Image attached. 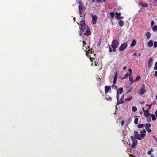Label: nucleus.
Returning a JSON list of instances; mask_svg holds the SVG:
<instances>
[{
	"label": "nucleus",
	"mask_w": 157,
	"mask_h": 157,
	"mask_svg": "<svg viewBox=\"0 0 157 157\" xmlns=\"http://www.w3.org/2000/svg\"><path fill=\"white\" fill-rule=\"evenodd\" d=\"M84 18L85 15H84L82 18L80 23H77L79 25V34L80 36H83L82 34L86 30V25Z\"/></svg>",
	"instance_id": "obj_1"
},
{
	"label": "nucleus",
	"mask_w": 157,
	"mask_h": 157,
	"mask_svg": "<svg viewBox=\"0 0 157 157\" xmlns=\"http://www.w3.org/2000/svg\"><path fill=\"white\" fill-rule=\"evenodd\" d=\"M79 11L80 13V17H82V15L84 13V11H83L84 7L83 5L81 2H79Z\"/></svg>",
	"instance_id": "obj_2"
},
{
	"label": "nucleus",
	"mask_w": 157,
	"mask_h": 157,
	"mask_svg": "<svg viewBox=\"0 0 157 157\" xmlns=\"http://www.w3.org/2000/svg\"><path fill=\"white\" fill-rule=\"evenodd\" d=\"M146 91L147 90L145 88V85L144 84L140 87V90H139L138 93L140 95H142L144 94Z\"/></svg>",
	"instance_id": "obj_3"
},
{
	"label": "nucleus",
	"mask_w": 157,
	"mask_h": 157,
	"mask_svg": "<svg viewBox=\"0 0 157 157\" xmlns=\"http://www.w3.org/2000/svg\"><path fill=\"white\" fill-rule=\"evenodd\" d=\"M131 138L133 142L132 145L131 146V148H135L137 144V141L136 140V139L134 138L132 136H131Z\"/></svg>",
	"instance_id": "obj_4"
},
{
	"label": "nucleus",
	"mask_w": 157,
	"mask_h": 157,
	"mask_svg": "<svg viewBox=\"0 0 157 157\" xmlns=\"http://www.w3.org/2000/svg\"><path fill=\"white\" fill-rule=\"evenodd\" d=\"M123 92V89L121 87L118 89L117 91L116 98L117 101H118L119 98V94H121Z\"/></svg>",
	"instance_id": "obj_5"
},
{
	"label": "nucleus",
	"mask_w": 157,
	"mask_h": 157,
	"mask_svg": "<svg viewBox=\"0 0 157 157\" xmlns=\"http://www.w3.org/2000/svg\"><path fill=\"white\" fill-rule=\"evenodd\" d=\"M119 45L118 41L117 40H114L112 42V44L111 45L112 48H118Z\"/></svg>",
	"instance_id": "obj_6"
},
{
	"label": "nucleus",
	"mask_w": 157,
	"mask_h": 157,
	"mask_svg": "<svg viewBox=\"0 0 157 157\" xmlns=\"http://www.w3.org/2000/svg\"><path fill=\"white\" fill-rule=\"evenodd\" d=\"M128 46L126 42L122 44L119 48V50L120 51H123Z\"/></svg>",
	"instance_id": "obj_7"
},
{
	"label": "nucleus",
	"mask_w": 157,
	"mask_h": 157,
	"mask_svg": "<svg viewBox=\"0 0 157 157\" xmlns=\"http://www.w3.org/2000/svg\"><path fill=\"white\" fill-rule=\"evenodd\" d=\"M142 110L144 112V115L146 117H150L151 114L149 112V109H147L146 110H144V108L143 107L142 108Z\"/></svg>",
	"instance_id": "obj_8"
},
{
	"label": "nucleus",
	"mask_w": 157,
	"mask_h": 157,
	"mask_svg": "<svg viewBox=\"0 0 157 157\" xmlns=\"http://www.w3.org/2000/svg\"><path fill=\"white\" fill-rule=\"evenodd\" d=\"M91 16L92 17V22L93 24L95 25L96 24L97 19L98 18L97 16L96 15H93L92 14Z\"/></svg>",
	"instance_id": "obj_9"
},
{
	"label": "nucleus",
	"mask_w": 157,
	"mask_h": 157,
	"mask_svg": "<svg viewBox=\"0 0 157 157\" xmlns=\"http://www.w3.org/2000/svg\"><path fill=\"white\" fill-rule=\"evenodd\" d=\"M134 137L136 139L138 140H141V135H140L139 134H138V132L136 131H135L134 132Z\"/></svg>",
	"instance_id": "obj_10"
},
{
	"label": "nucleus",
	"mask_w": 157,
	"mask_h": 157,
	"mask_svg": "<svg viewBox=\"0 0 157 157\" xmlns=\"http://www.w3.org/2000/svg\"><path fill=\"white\" fill-rule=\"evenodd\" d=\"M115 14L116 15L115 18L117 20H119L123 18V17L121 16V14L120 13L116 12Z\"/></svg>",
	"instance_id": "obj_11"
},
{
	"label": "nucleus",
	"mask_w": 157,
	"mask_h": 157,
	"mask_svg": "<svg viewBox=\"0 0 157 157\" xmlns=\"http://www.w3.org/2000/svg\"><path fill=\"white\" fill-rule=\"evenodd\" d=\"M124 95L123 94L121 97V98L120 99V100H118V101H117V105H118L119 104H122L124 102Z\"/></svg>",
	"instance_id": "obj_12"
},
{
	"label": "nucleus",
	"mask_w": 157,
	"mask_h": 157,
	"mask_svg": "<svg viewBox=\"0 0 157 157\" xmlns=\"http://www.w3.org/2000/svg\"><path fill=\"white\" fill-rule=\"evenodd\" d=\"M87 29L86 32L83 33L84 35H86L88 36L89 35H90L91 34V32L90 31V29L88 27V26H87Z\"/></svg>",
	"instance_id": "obj_13"
},
{
	"label": "nucleus",
	"mask_w": 157,
	"mask_h": 157,
	"mask_svg": "<svg viewBox=\"0 0 157 157\" xmlns=\"http://www.w3.org/2000/svg\"><path fill=\"white\" fill-rule=\"evenodd\" d=\"M139 5L143 7H147L148 6V4L146 2H144L143 1H140Z\"/></svg>",
	"instance_id": "obj_14"
},
{
	"label": "nucleus",
	"mask_w": 157,
	"mask_h": 157,
	"mask_svg": "<svg viewBox=\"0 0 157 157\" xmlns=\"http://www.w3.org/2000/svg\"><path fill=\"white\" fill-rule=\"evenodd\" d=\"M153 60V58L151 57L148 61V67L149 68H150L152 66V61Z\"/></svg>",
	"instance_id": "obj_15"
},
{
	"label": "nucleus",
	"mask_w": 157,
	"mask_h": 157,
	"mask_svg": "<svg viewBox=\"0 0 157 157\" xmlns=\"http://www.w3.org/2000/svg\"><path fill=\"white\" fill-rule=\"evenodd\" d=\"M146 131L144 129L140 131L141 136L142 138H144L145 136L146 135Z\"/></svg>",
	"instance_id": "obj_16"
},
{
	"label": "nucleus",
	"mask_w": 157,
	"mask_h": 157,
	"mask_svg": "<svg viewBox=\"0 0 157 157\" xmlns=\"http://www.w3.org/2000/svg\"><path fill=\"white\" fill-rule=\"evenodd\" d=\"M105 94H106L108 92L111 90V88L110 86H105Z\"/></svg>",
	"instance_id": "obj_17"
},
{
	"label": "nucleus",
	"mask_w": 157,
	"mask_h": 157,
	"mask_svg": "<svg viewBox=\"0 0 157 157\" xmlns=\"http://www.w3.org/2000/svg\"><path fill=\"white\" fill-rule=\"evenodd\" d=\"M151 126V124L150 123H147L144 124L145 128L147 131L148 130L149 128Z\"/></svg>",
	"instance_id": "obj_18"
},
{
	"label": "nucleus",
	"mask_w": 157,
	"mask_h": 157,
	"mask_svg": "<svg viewBox=\"0 0 157 157\" xmlns=\"http://www.w3.org/2000/svg\"><path fill=\"white\" fill-rule=\"evenodd\" d=\"M153 41L152 40H150L147 43V46L150 47H152L153 45Z\"/></svg>",
	"instance_id": "obj_19"
},
{
	"label": "nucleus",
	"mask_w": 157,
	"mask_h": 157,
	"mask_svg": "<svg viewBox=\"0 0 157 157\" xmlns=\"http://www.w3.org/2000/svg\"><path fill=\"white\" fill-rule=\"evenodd\" d=\"M105 98L107 101H112V98L111 97L109 96L108 95H105Z\"/></svg>",
	"instance_id": "obj_20"
},
{
	"label": "nucleus",
	"mask_w": 157,
	"mask_h": 157,
	"mask_svg": "<svg viewBox=\"0 0 157 157\" xmlns=\"http://www.w3.org/2000/svg\"><path fill=\"white\" fill-rule=\"evenodd\" d=\"M136 44V41L135 39L133 40L132 43L131 44L130 46L131 47H133L135 46Z\"/></svg>",
	"instance_id": "obj_21"
},
{
	"label": "nucleus",
	"mask_w": 157,
	"mask_h": 157,
	"mask_svg": "<svg viewBox=\"0 0 157 157\" xmlns=\"http://www.w3.org/2000/svg\"><path fill=\"white\" fill-rule=\"evenodd\" d=\"M118 24L120 27H122L124 25V21L122 20L119 21Z\"/></svg>",
	"instance_id": "obj_22"
},
{
	"label": "nucleus",
	"mask_w": 157,
	"mask_h": 157,
	"mask_svg": "<svg viewBox=\"0 0 157 157\" xmlns=\"http://www.w3.org/2000/svg\"><path fill=\"white\" fill-rule=\"evenodd\" d=\"M146 36L148 39H149L151 37V35L150 32H148L146 34Z\"/></svg>",
	"instance_id": "obj_23"
},
{
	"label": "nucleus",
	"mask_w": 157,
	"mask_h": 157,
	"mask_svg": "<svg viewBox=\"0 0 157 157\" xmlns=\"http://www.w3.org/2000/svg\"><path fill=\"white\" fill-rule=\"evenodd\" d=\"M110 14L111 16V17L112 19H113L114 17V13L113 12H111L110 13Z\"/></svg>",
	"instance_id": "obj_24"
},
{
	"label": "nucleus",
	"mask_w": 157,
	"mask_h": 157,
	"mask_svg": "<svg viewBox=\"0 0 157 157\" xmlns=\"http://www.w3.org/2000/svg\"><path fill=\"white\" fill-rule=\"evenodd\" d=\"M130 75H131L130 74H129V73H127L125 74V77L122 78V79H125L128 76H130Z\"/></svg>",
	"instance_id": "obj_25"
},
{
	"label": "nucleus",
	"mask_w": 157,
	"mask_h": 157,
	"mask_svg": "<svg viewBox=\"0 0 157 157\" xmlns=\"http://www.w3.org/2000/svg\"><path fill=\"white\" fill-rule=\"evenodd\" d=\"M118 73L117 71L116 72L114 73V77L113 80H117V78Z\"/></svg>",
	"instance_id": "obj_26"
},
{
	"label": "nucleus",
	"mask_w": 157,
	"mask_h": 157,
	"mask_svg": "<svg viewBox=\"0 0 157 157\" xmlns=\"http://www.w3.org/2000/svg\"><path fill=\"white\" fill-rule=\"evenodd\" d=\"M137 110V108L135 106H132V111L135 112Z\"/></svg>",
	"instance_id": "obj_27"
},
{
	"label": "nucleus",
	"mask_w": 157,
	"mask_h": 157,
	"mask_svg": "<svg viewBox=\"0 0 157 157\" xmlns=\"http://www.w3.org/2000/svg\"><path fill=\"white\" fill-rule=\"evenodd\" d=\"M86 55L90 57L91 61H92L91 59L94 58V57H91V55H90L89 53V52H86Z\"/></svg>",
	"instance_id": "obj_28"
},
{
	"label": "nucleus",
	"mask_w": 157,
	"mask_h": 157,
	"mask_svg": "<svg viewBox=\"0 0 157 157\" xmlns=\"http://www.w3.org/2000/svg\"><path fill=\"white\" fill-rule=\"evenodd\" d=\"M88 51H89V52L90 54H93V56H94V57L95 56V55L94 54V53H93V51L92 49H90V48H89V49H88Z\"/></svg>",
	"instance_id": "obj_29"
},
{
	"label": "nucleus",
	"mask_w": 157,
	"mask_h": 157,
	"mask_svg": "<svg viewBox=\"0 0 157 157\" xmlns=\"http://www.w3.org/2000/svg\"><path fill=\"white\" fill-rule=\"evenodd\" d=\"M138 121V119L136 117L135 118L134 121V123L135 124H137Z\"/></svg>",
	"instance_id": "obj_30"
},
{
	"label": "nucleus",
	"mask_w": 157,
	"mask_h": 157,
	"mask_svg": "<svg viewBox=\"0 0 157 157\" xmlns=\"http://www.w3.org/2000/svg\"><path fill=\"white\" fill-rule=\"evenodd\" d=\"M151 117L152 120L153 121H155L156 120V117L155 115H151Z\"/></svg>",
	"instance_id": "obj_31"
},
{
	"label": "nucleus",
	"mask_w": 157,
	"mask_h": 157,
	"mask_svg": "<svg viewBox=\"0 0 157 157\" xmlns=\"http://www.w3.org/2000/svg\"><path fill=\"white\" fill-rule=\"evenodd\" d=\"M132 96H131L130 97H129L127 99H125L124 100V101H130V100H131V99H132Z\"/></svg>",
	"instance_id": "obj_32"
},
{
	"label": "nucleus",
	"mask_w": 157,
	"mask_h": 157,
	"mask_svg": "<svg viewBox=\"0 0 157 157\" xmlns=\"http://www.w3.org/2000/svg\"><path fill=\"white\" fill-rule=\"evenodd\" d=\"M144 127V124H140L138 125L137 127L138 128H143Z\"/></svg>",
	"instance_id": "obj_33"
},
{
	"label": "nucleus",
	"mask_w": 157,
	"mask_h": 157,
	"mask_svg": "<svg viewBox=\"0 0 157 157\" xmlns=\"http://www.w3.org/2000/svg\"><path fill=\"white\" fill-rule=\"evenodd\" d=\"M153 151V149L152 148H151L149 151H148L147 154L148 155H151V152Z\"/></svg>",
	"instance_id": "obj_34"
},
{
	"label": "nucleus",
	"mask_w": 157,
	"mask_h": 157,
	"mask_svg": "<svg viewBox=\"0 0 157 157\" xmlns=\"http://www.w3.org/2000/svg\"><path fill=\"white\" fill-rule=\"evenodd\" d=\"M129 80L131 81L132 83H133V78L132 77H131V75L129 76Z\"/></svg>",
	"instance_id": "obj_35"
},
{
	"label": "nucleus",
	"mask_w": 157,
	"mask_h": 157,
	"mask_svg": "<svg viewBox=\"0 0 157 157\" xmlns=\"http://www.w3.org/2000/svg\"><path fill=\"white\" fill-rule=\"evenodd\" d=\"M152 29L153 31L157 30V26L155 25L153 28Z\"/></svg>",
	"instance_id": "obj_36"
},
{
	"label": "nucleus",
	"mask_w": 157,
	"mask_h": 157,
	"mask_svg": "<svg viewBox=\"0 0 157 157\" xmlns=\"http://www.w3.org/2000/svg\"><path fill=\"white\" fill-rule=\"evenodd\" d=\"M112 88L114 87V89L116 90H117V87L114 85V84H113L112 86Z\"/></svg>",
	"instance_id": "obj_37"
},
{
	"label": "nucleus",
	"mask_w": 157,
	"mask_h": 157,
	"mask_svg": "<svg viewBox=\"0 0 157 157\" xmlns=\"http://www.w3.org/2000/svg\"><path fill=\"white\" fill-rule=\"evenodd\" d=\"M154 69L155 70H157V62H156L155 64V66L154 67Z\"/></svg>",
	"instance_id": "obj_38"
},
{
	"label": "nucleus",
	"mask_w": 157,
	"mask_h": 157,
	"mask_svg": "<svg viewBox=\"0 0 157 157\" xmlns=\"http://www.w3.org/2000/svg\"><path fill=\"white\" fill-rule=\"evenodd\" d=\"M147 118V121L148 122H150L151 121V118L149 117H146Z\"/></svg>",
	"instance_id": "obj_39"
},
{
	"label": "nucleus",
	"mask_w": 157,
	"mask_h": 157,
	"mask_svg": "<svg viewBox=\"0 0 157 157\" xmlns=\"http://www.w3.org/2000/svg\"><path fill=\"white\" fill-rule=\"evenodd\" d=\"M157 47V42L155 41L154 42V47L156 48Z\"/></svg>",
	"instance_id": "obj_40"
},
{
	"label": "nucleus",
	"mask_w": 157,
	"mask_h": 157,
	"mask_svg": "<svg viewBox=\"0 0 157 157\" xmlns=\"http://www.w3.org/2000/svg\"><path fill=\"white\" fill-rule=\"evenodd\" d=\"M108 45H109V52H112V50L110 45L109 44Z\"/></svg>",
	"instance_id": "obj_41"
},
{
	"label": "nucleus",
	"mask_w": 157,
	"mask_h": 157,
	"mask_svg": "<svg viewBox=\"0 0 157 157\" xmlns=\"http://www.w3.org/2000/svg\"><path fill=\"white\" fill-rule=\"evenodd\" d=\"M132 88L131 87L129 90H128L126 92V94H128L132 90Z\"/></svg>",
	"instance_id": "obj_42"
},
{
	"label": "nucleus",
	"mask_w": 157,
	"mask_h": 157,
	"mask_svg": "<svg viewBox=\"0 0 157 157\" xmlns=\"http://www.w3.org/2000/svg\"><path fill=\"white\" fill-rule=\"evenodd\" d=\"M113 48V51L114 52H115L116 51V48H115V47H114V48Z\"/></svg>",
	"instance_id": "obj_43"
},
{
	"label": "nucleus",
	"mask_w": 157,
	"mask_h": 157,
	"mask_svg": "<svg viewBox=\"0 0 157 157\" xmlns=\"http://www.w3.org/2000/svg\"><path fill=\"white\" fill-rule=\"evenodd\" d=\"M82 42H83V46L84 47L86 44V42L85 41H83Z\"/></svg>",
	"instance_id": "obj_44"
},
{
	"label": "nucleus",
	"mask_w": 157,
	"mask_h": 157,
	"mask_svg": "<svg viewBox=\"0 0 157 157\" xmlns=\"http://www.w3.org/2000/svg\"><path fill=\"white\" fill-rule=\"evenodd\" d=\"M136 80H139L140 79V76H138V77H136Z\"/></svg>",
	"instance_id": "obj_45"
},
{
	"label": "nucleus",
	"mask_w": 157,
	"mask_h": 157,
	"mask_svg": "<svg viewBox=\"0 0 157 157\" xmlns=\"http://www.w3.org/2000/svg\"><path fill=\"white\" fill-rule=\"evenodd\" d=\"M156 104V102L155 101H153L151 103V105H155Z\"/></svg>",
	"instance_id": "obj_46"
},
{
	"label": "nucleus",
	"mask_w": 157,
	"mask_h": 157,
	"mask_svg": "<svg viewBox=\"0 0 157 157\" xmlns=\"http://www.w3.org/2000/svg\"><path fill=\"white\" fill-rule=\"evenodd\" d=\"M154 24V22L153 21H152L151 22V26H152Z\"/></svg>",
	"instance_id": "obj_47"
},
{
	"label": "nucleus",
	"mask_w": 157,
	"mask_h": 157,
	"mask_svg": "<svg viewBox=\"0 0 157 157\" xmlns=\"http://www.w3.org/2000/svg\"><path fill=\"white\" fill-rule=\"evenodd\" d=\"M128 71L129 72V74H131L132 71L131 69H129L128 70Z\"/></svg>",
	"instance_id": "obj_48"
},
{
	"label": "nucleus",
	"mask_w": 157,
	"mask_h": 157,
	"mask_svg": "<svg viewBox=\"0 0 157 157\" xmlns=\"http://www.w3.org/2000/svg\"><path fill=\"white\" fill-rule=\"evenodd\" d=\"M101 2V0H96V2Z\"/></svg>",
	"instance_id": "obj_49"
},
{
	"label": "nucleus",
	"mask_w": 157,
	"mask_h": 157,
	"mask_svg": "<svg viewBox=\"0 0 157 157\" xmlns=\"http://www.w3.org/2000/svg\"><path fill=\"white\" fill-rule=\"evenodd\" d=\"M153 138L155 139V140H156V142L157 143V139L156 137L155 136H153Z\"/></svg>",
	"instance_id": "obj_50"
},
{
	"label": "nucleus",
	"mask_w": 157,
	"mask_h": 157,
	"mask_svg": "<svg viewBox=\"0 0 157 157\" xmlns=\"http://www.w3.org/2000/svg\"><path fill=\"white\" fill-rule=\"evenodd\" d=\"M147 131L148 132L150 133V132H151V129H148V130H147Z\"/></svg>",
	"instance_id": "obj_51"
},
{
	"label": "nucleus",
	"mask_w": 157,
	"mask_h": 157,
	"mask_svg": "<svg viewBox=\"0 0 157 157\" xmlns=\"http://www.w3.org/2000/svg\"><path fill=\"white\" fill-rule=\"evenodd\" d=\"M124 121H122V122H121V124L122 126H123V124H124Z\"/></svg>",
	"instance_id": "obj_52"
},
{
	"label": "nucleus",
	"mask_w": 157,
	"mask_h": 157,
	"mask_svg": "<svg viewBox=\"0 0 157 157\" xmlns=\"http://www.w3.org/2000/svg\"><path fill=\"white\" fill-rule=\"evenodd\" d=\"M155 75L156 76H157V71H156L155 72Z\"/></svg>",
	"instance_id": "obj_53"
},
{
	"label": "nucleus",
	"mask_w": 157,
	"mask_h": 157,
	"mask_svg": "<svg viewBox=\"0 0 157 157\" xmlns=\"http://www.w3.org/2000/svg\"><path fill=\"white\" fill-rule=\"evenodd\" d=\"M117 80H113V84H115Z\"/></svg>",
	"instance_id": "obj_54"
},
{
	"label": "nucleus",
	"mask_w": 157,
	"mask_h": 157,
	"mask_svg": "<svg viewBox=\"0 0 157 157\" xmlns=\"http://www.w3.org/2000/svg\"><path fill=\"white\" fill-rule=\"evenodd\" d=\"M133 55L136 56H137V53H133Z\"/></svg>",
	"instance_id": "obj_55"
},
{
	"label": "nucleus",
	"mask_w": 157,
	"mask_h": 157,
	"mask_svg": "<svg viewBox=\"0 0 157 157\" xmlns=\"http://www.w3.org/2000/svg\"><path fill=\"white\" fill-rule=\"evenodd\" d=\"M151 105V104L149 105V108H148V109H149L150 110V107L151 106V105Z\"/></svg>",
	"instance_id": "obj_56"
},
{
	"label": "nucleus",
	"mask_w": 157,
	"mask_h": 157,
	"mask_svg": "<svg viewBox=\"0 0 157 157\" xmlns=\"http://www.w3.org/2000/svg\"><path fill=\"white\" fill-rule=\"evenodd\" d=\"M155 114L156 116L157 117V110L156 111Z\"/></svg>",
	"instance_id": "obj_57"
},
{
	"label": "nucleus",
	"mask_w": 157,
	"mask_h": 157,
	"mask_svg": "<svg viewBox=\"0 0 157 157\" xmlns=\"http://www.w3.org/2000/svg\"><path fill=\"white\" fill-rule=\"evenodd\" d=\"M126 67L125 66L124 67H123V69L124 70H125L126 69Z\"/></svg>",
	"instance_id": "obj_58"
},
{
	"label": "nucleus",
	"mask_w": 157,
	"mask_h": 157,
	"mask_svg": "<svg viewBox=\"0 0 157 157\" xmlns=\"http://www.w3.org/2000/svg\"><path fill=\"white\" fill-rule=\"evenodd\" d=\"M138 56H141V54H140V53H139V54H138Z\"/></svg>",
	"instance_id": "obj_59"
},
{
	"label": "nucleus",
	"mask_w": 157,
	"mask_h": 157,
	"mask_svg": "<svg viewBox=\"0 0 157 157\" xmlns=\"http://www.w3.org/2000/svg\"><path fill=\"white\" fill-rule=\"evenodd\" d=\"M130 156H132V157H135V156L134 155H130Z\"/></svg>",
	"instance_id": "obj_60"
},
{
	"label": "nucleus",
	"mask_w": 157,
	"mask_h": 157,
	"mask_svg": "<svg viewBox=\"0 0 157 157\" xmlns=\"http://www.w3.org/2000/svg\"><path fill=\"white\" fill-rule=\"evenodd\" d=\"M142 114V111H140V114Z\"/></svg>",
	"instance_id": "obj_61"
},
{
	"label": "nucleus",
	"mask_w": 157,
	"mask_h": 157,
	"mask_svg": "<svg viewBox=\"0 0 157 157\" xmlns=\"http://www.w3.org/2000/svg\"><path fill=\"white\" fill-rule=\"evenodd\" d=\"M74 20V21H75V17H74L73 19Z\"/></svg>",
	"instance_id": "obj_62"
},
{
	"label": "nucleus",
	"mask_w": 157,
	"mask_h": 157,
	"mask_svg": "<svg viewBox=\"0 0 157 157\" xmlns=\"http://www.w3.org/2000/svg\"><path fill=\"white\" fill-rule=\"evenodd\" d=\"M150 157H154V156L152 155H151Z\"/></svg>",
	"instance_id": "obj_63"
},
{
	"label": "nucleus",
	"mask_w": 157,
	"mask_h": 157,
	"mask_svg": "<svg viewBox=\"0 0 157 157\" xmlns=\"http://www.w3.org/2000/svg\"><path fill=\"white\" fill-rule=\"evenodd\" d=\"M156 100H157V95L156 96Z\"/></svg>",
	"instance_id": "obj_64"
}]
</instances>
